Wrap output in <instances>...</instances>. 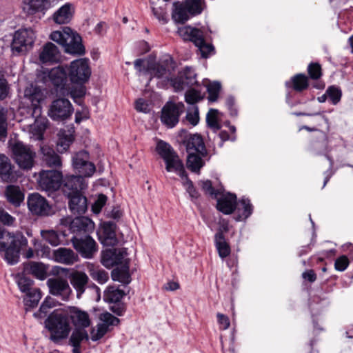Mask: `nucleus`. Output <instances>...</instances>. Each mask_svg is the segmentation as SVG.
Wrapping results in <instances>:
<instances>
[{"instance_id":"nucleus-1","label":"nucleus","mask_w":353,"mask_h":353,"mask_svg":"<svg viewBox=\"0 0 353 353\" xmlns=\"http://www.w3.org/2000/svg\"><path fill=\"white\" fill-rule=\"evenodd\" d=\"M50 39L62 46L65 52L73 54H83L85 52L81 43V37L69 27H63L60 30L53 31Z\"/></svg>"},{"instance_id":"nucleus-2","label":"nucleus","mask_w":353,"mask_h":353,"mask_svg":"<svg viewBox=\"0 0 353 353\" xmlns=\"http://www.w3.org/2000/svg\"><path fill=\"white\" fill-rule=\"evenodd\" d=\"M157 151L164 160L168 172H175L181 178L186 177L182 161L168 143L159 141L157 145Z\"/></svg>"},{"instance_id":"nucleus-3","label":"nucleus","mask_w":353,"mask_h":353,"mask_svg":"<svg viewBox=\"0 0 353 353\" xmlns=\"http://www.w3.org/2000/svg\"><path fill=\"white\" fill-rule=\"evenodd\" d=\"M27 243L26 237L15 235L7 242L0 241V254L9 265H14L19 261L21 247Z\"/></svg>"},{"instance_id":"nucleus-4","label":"nucleus","mask_w":353,"mask_h":353,"mask_svg":"<svg viewBox=\"0 0 353 353\" xmlns=\"http://www.w3.org/2000/svg\"><path fill=\"white\" fill-rule=\"evenodd\" d=\"M63 174L56 170H43L38 174L37 183L38 188L48 194L57 191L61 187Z\"/></svg>"},{"instance_id":"nucleus-5","label":"nucleus","mask_w":353,"mask_h":353,"mask_svg":"<svg viewBox=\"0 0 353 353\" xmlns=\"http://www.w3.org/2000/svg\"><path fill=\"white\" fill-rule=\"evenodd\" d=\"M11 150L20 168L28 170L34 166L36 153L30 145L17 141L12 145Z\"/></svg>"},{"instance_id":"nucleus-6","label":"nucleus","mask_w":353,"mask_h":353,"mask_svg":"<svg viewBox=\"0 0 353 353\" xmlns=\"http://www.w3.org/2000/svg\"><path fill=\"white\" fill-rule=\"evenodd\" d=\"M36 34L32 28H21L17 30L13 37L11 48L14 52L26 53L33 47Z\"/></svg>"},{"instance_id":"nucleus-7","label":"nucleus","mask_w":353,"mask_h":353,"mask_svg":"<svg viewBox=\"0 0 353 353\" xmlns=\"http://www.w3.org/2000/svg\"><path fill=\"white\" fill-rule=\"evenodd\" d=\"M91 70L88 60L79 59L72 61L68 68V77L70 81L81 85L88 81Z\"/></svg>"},{"instance_id":"nucleus-8","label":"nucleus","mask_w":353,"mask_h":353,"mask_svg":"<svg viewBox=\"0 0 353 353\" xmlns=\"http://www.w3.org/2000/svg\"><path fill=\"white\" fill-rule=\"evenodd\" d=\"M71 242L74 248L85 259H92L97 251L96 241L90 236H73Z\"/></svg>"},{"instance_id":"nucleus-9","label":"nucleus","mask_w":353,"mask_h":353,"mask_svg":"<svg viewBox=\"0 0 353 353\" xmlns=\"http://www.w3.org/2000/svg\"><path fill=\"white\" fill-rule=\"evenodd\" d=\"M73 112L71 103L65 99H57L50 105L48 114L54 121H64Z\"/></svg>"},{"instance_id":"nucleus-10","label":"nucleus","mask_w":353,"mask_h":353,"mask_svg":"<svg viewBox=\"0 0 353 353\" xmlns=\"http://www.w3.org/2000/svg\"><path fill=\"white\" fill-rule=\"evenodd\" d=\"M68 316L74 331H83L92 325V320L88 312L78 307H68Z\"/></svg>"},{"instance_id":"nucleus-11","label":"nucleus","mask_w":353,"mask_h":353,"mask_svg":"<svg viewBox=\"0 0 353 353\" xmlns=\"http://www.w3.org/2000/svg\"><path fill=\"white\" fill-rule=\"evenodd\" d=\"M184 104L168 102L162 109L161 120L168 128H173L178 123L180 115L184 111Z\"/></svg>"},{"instance_id":"nucleus-12","label":"nucleus","mask_w":353,"mask_h":353,"mask_svg":"<svg viewBox=\"0 0 353 353\" xmlns=\"http://www.w3.org/2000/svg\"><path fill=\"white\" fill-rule=\"evenodd\" d=\"M61 185L63 193L68 198L83 193V190L86 188L84 179L75 175L63 176Z\"/></svg>"},{"instance_id":"nucleus-13","label":"nucleus","mask_w":353,"mask_h":353,"mask_svg":"<svg viewBox=\"0 0 353 353\" xmlns=\"http://www.w3.org/2000/svg\"><path fill=\"white\" fill-rule=\"evenodd\" d=\"M45 324L49 331H70L68 310L65 313L54 310L46 319Z\"/></svg>"},{"instance_id":"nucleus-14","label":"nucleus","mask_w":353,"mask_h":353,"mask_svg":"<svg viewBox=\"0 0 353 353\" xmlns=\"http://www.w3.org/2000/svg\"><path fill=\"white\" fill-rule=\"evenodd\" d=\"M89 159V154L85 150L75 153L72 157L74 169L85 176H91L96 170L94 164L90 162Z\"/></svg>"},{"instance_id":"nucleus-15","label":"nucleus","mask_w":353,"mask_h":353,"mask_svg":"<svg viewBox=\"0 0 353 353\" xmlns=\"http://www.w3.org/2000/svg\"><path fill=\"white\" fill-rule=\"evenodd\" d=\"M27 203L29 210L34 215L48 216L50 214L51 206L46 199L39 193L30 194Z\"/></svg>"},{"instance_id":"nucleus-16","label":"nucleus","mask_w":353,"mask_h":353,"mask_svg":"<svg viewBox=\"0 0 353 353\" xmlns=\"http://www.w3.org/2000/svg\"><path fill=\"white\" fill-rule=\"evenodd\" d=\"M50 293L54 296H59L63 301L68 300L72 290L68 281L62 278H51L47 281Z\"/></svg>"},{"instance_id":"nucleus-17","label":"nucleus","mask_w":353,"mask_h":353,"mask_svg":"<svg viewBox=\"0 0 353 353\" xmlns=\"http://www.w3.org/2000/svg\"><path fill=\"white\" fill-rule=\"evenodd\" d=\"M128 261L125 249H108L104 251L101 256V263L107 268L116 265H122Z\"/></svg>"},{"instance_id":"nucleus-18","label":"nucleus","mask_w":353,"mask_h":353,"mask_svg":"<svg viewBox=\"0 0 353 353\" xmlns=\"http://www.w3.org/2000/svg\"><path fill=\"white\" fill-rule=\"evenodd\" d=\"M69 229L74 236L90 235L94 230V223L88 217L79 216L70 221Z\"/></svg>"},{"instance_id":"nucleus-19","label":"nucleus","mask_w":353,"mask_h":353,"mask_svg":"<svg viewBox=\"0 0 353 353\" xmlns=\"http://www.w3.org/2000/svg\"><path fill=\"white\" fill-rule=\"evenodd\" d=\"M24 97L30 103L32 114L41 115V107L40 103L43 100V94L37 87L30 86L24 91Z\"/></svg>"},{"instance_id":"nucleus-20","label":"nucleus","mask_w":353,"mask_h":353,"mask_svg":"<svg viewBox=\"0 0 353 353\" xmlns=\"http://www.w3.org/2000/svg\"><path fill=\"white\" fill-rule=\"evenodd\" d=\"M61 59V52L56 45L51 42L46 43L39 53V60L43 63H57Z\"/></svg>"},{"instance_id":"nucleus-21","label":"nucleus","mask_w":353,"mask_h":353,"mask_svg":"<svg viewBox=\"0 0 353 353\" xmlns=\"http://www.w3.org/2000/svg\"><path fill=\"white\" fill-rule=\"evenodd\" d=\"M48 77L56 88L57 93L60 95L62 88L68 85L65 70L60 66L55 67L48 72Z\"/></svg>"},{"instance_id":"nucleus-22","label":"nucleus","mask_w":353,"mask_h":353,"mask_svg":"<svg viewBox=\"0 0 353 353\" xmlns=\"http://www.w3.org/2000/svg\"><path fill=\"white\" fill-rule=\"evenodd\" d=\"M74 11V5L71 3H66L54 12L52 19L54 23L59 25L68 23L72 20Z\"/></svg>"},{"instance_id":"nucleus-23","label":"nucleus","mask_w":353,"mask_h":353,"mask_svg":"<svg viewBox=\"0 0 353 353\" xmlns=\"http://www.w3.org/2000/svg\"><path fill=\"white\" fill-rule=\"evenodd\" d=\"M41 159L46 165L50 168H59L62 165V161L59 154L54 149L47 145H41L40 148Z\"/></svg>"},{"instance_id":"nucleus-24","label":"nucleus","mask_w":353,"mask_h":353,"mask_svg":"<svg viewBox=\"0 0 353 353\" xmlns=\"http://www.w3.org/2000/svg\"><path fill=\"white\" fill-rule=\"evenodd\" d=\"M53 259L55 261L65 265H72L78 261V255L71 249L60 248L53 252Z\"/></svg>"},{"instance_id":"nucleus-25","label":"nucleus","mask_w":353,"mask_h":353,"mask_svg":"<svg viewBox=\"0 0 353 353\" xmlns=\"http://www.w3.org/2000/svg\"><path fill=\"white\" fill-rule=\"evenodd\" d=\"M186 150L188 152L198 153L201 156L207 154V150L205 147L202 137L197 134H190L186 143Z\"/></svg>"},{"instance_id":"nucleus-26","label":"nucleus","mask_w":353,"mask_h":353,"mask_svg":"<svg viewBox=\"0 0 353 353\" xmlns=\"http://www.w3.org/2000/svg\"><path fill=\"white\" fill-rule=\"evenodd\" d=\"M236 196L235 194H228L217 201V209L225 214H230L236 208Z\"/></svg>"},{"instance_id":"nucleus-27","label":"nucleus","mask_w":353,"mask_h":353,"mask_svg":"<svg viewBox=\"0 0 353 353\" xmlns=\"http://www.w3.org/2000/svg\"><path fill=\"white\" fill-rule=\"evenodd\" d=\"M88 280V276L83 272L77 271L71 274L70 283L77 290V296L78 299H79L85 292Z\"/></svg>"},{"instance_id":"nucleus-28","label":"nucleus","mask_w":353,"mask_h":353,"mask_svg":"<svg viewBox=\"0 0 353 353\" xmlns=\"http://www.w3.org/2000/svg\"><path fill=\"white\" fill-rule=\"evenodd\" d=\"M69 199V208L74 214H84L88 209V201L83 193L76 194Z\"/></svg>"},{"instance_id":"nucleus-29","label":"nucleus","mask_w":353,"mask_h":353,"mask_svg":"<svg viewBox=\"0 0 353 353\" xmlns=\"http://www.w3.org/2000/svg\"><path fill=\"white\" fill-rule=\"evenodd\" d=\"M24 272L39 280H44L48 275V267L40 262H29L24 264Z\"/></svg>"},{"instance_id":"nucleus-30","label":"nucleus","mask_w":353,"mask_h":353,"mask_svg":"<svg viewBox=\"0 0 353 353\" xmlns=\"http://www.w3.org/2000/svg\"><path fill=\"white\" fill-rule=\"evenodd\" d=\"M35 117L34 122L30 125V132L34 137L35 139H43V135L48 127V119L46 117L32 114Z\"/></svg>"},{"instance_id":"nucleus-31","label":"nucleus","mask_w":353,"mask_h":353,"mask_svg":"<svg viewBox=\"0 0 353 353\" xmlns=\"http://www.w3.org/2000/svg\"><path fill=\"white\" fill-rule=\"evenodd\" d=\"M7 200L15 207H19L24 200V194L17 185H9L5 190Z\"/></svg>"},{"instance_id":"nucleus-32","label":"nucleus","mask_w":353,"mask_h":353,"mask_svg":"<svg viewBox=\"0 0 353 353\" xmlns=\"http://www.w3.org/2000/svg\"><path fill=\"white\" fill-rule=\"evenodd\" d=\"M202 31L198 28L190 26H183L179 28L177 33L185 41H190L193 43H200L199 38Z\"/></svg>"},{"instance_id":"nucleus-33","label":"nucleus","mask_w":353,"mask_h":353,"mask_svg":"<svg viewBox=\"0 0 353 353\" xmlns=\"http://www.w3.org/2000/svg\"><path fill=\"white\" fill-rule=\"evenodd\" d=\"M174 10H173L172 17V19L178 23H184L187 21L190 17L192 16L186 7L184 2H176L174 3Z\"/></svg>"},{"instance_id":"nucleus-34","label":"nucleus","mask_w":353,"mask_h":353,"mask_svg":"<svg viewBox=\"0 0 353 353\" xmlns=\"http://www.w3.org/2000/svg\"><path fill=\"white\" fill-rule=\"evenodd\" d=\"M86 267L90 276L99 283L103 284L108 281L109 279L108 273L99 266H97L92 263H88Z\"/></svg>"},{"instance_id":"nucleus-35","label":"nucleus","mask_w":353,"mask_h":353,"mask_svg":"<svg viewBox=\"0 0 353 353\" xmlns=\"http://www.w3.org/2000/svg\"><path fill=\"white\" fill-rule=\"evenodd\" d=\"M85 94V88L82 84L78 87H70V85L68 84L65 88H62L60 96H70L75 103H79V100L84 97Z\"/></svg>"},{"instance_id":"nucleus-36","label":"nucleus","mask_w":353,"mask_h":353,"mask_svg":"<svg viewBox=\"0 0 353 353\" xmlns=\"http://www.w3.org/2000/svg\"><path fill=\"white\" fill-rule=\"evenodd\" d=\"M120 268H117L112 272V278L114 281L121 282L124 284H128L131 279L129 274L128 261L121 265Z\"/></svg>"},{"instance_id":"nucleus-37","label":"nucleus","mask_w":353,"mask_h":353,"mask_svg":"<svg viewBox=\"0 0 353 353\" xmlns=\"http://www.w3.org/2000/svg\"><path fill=\"white\" fill-rule=\"evenodd\" d=\"M0 176L5 181H10L13 178L11 162L5 154H0Z\"/></svg>"},{"instance_id":"nucleus-38","label":"nucleus","mask_w":353,"mask_h":353,"mask_svg":"<svg viewBox=\"0 0 353 353\" xmlns=\"http://www.w3.org/2000/svg\"><path fill=\"white\" fill-rule=\"evenodd\" d=\"M215 246L221 258L224 259L230 255V248L226 242L222 232H217L214 236Z\"/></svg>"},{"instance_id":"nucleus-39","label":"nucleus","mask_w":353,"mask_h":353,"mask_svg":"<svg viewBox=\"0 0 353 353\" xmlns=\"http://www.w3.org/2000/svg\"><path fill=\"white\" fill-rule=\"evenodd\" d=\"M99 320L101 323L99 324V330L98 331H105L110 327H113L119 325L120 323V320L113 316L112 314L109 312H104L100 314Z\"/></svg>"},{"instance_id":"nucleus-40","label":"nucleus","mask_w":353,"mask_h":353,"mask_svg":"<svg viewBox=\"0 0 353 353\" xmlns=\"http://www.w3.org/2000/svg\"><path fill=\"white\" fill-rule=\"evenodd\" d=\"M125 292L114 286H108L103 293V300L107 303L119 302L124 296Z\"/></svg>"},{"instance_id":"nucleus-41","label":"nucleus","mask_w":353,"mask_h":353,"mask_svg":"<svg viewBox=\"0 0 353 353\" xmlns=\"http://www.w3.org/2000/svg\"><path fill=\"white\" fill-rule=\"evenodd\" d=\"M146 72L149 73L153 77L163 78L168 76V70L163 65L159 63L148 61Z\"/></svg>"},{"instance_id":"nucleus-42","label":"nucleus","mask_w":353,"mask_h":353,"mask_svg":"<svg viewBox=\"0 0 353 353\" xmlns=\"http://www.w3.org/2000/svg\"><path fill=\"white\" fill-rule=\"evenodd\" d=\"M88 332H72L69 339V345L73 347L72 353H81V343L83 341H88Z\"/></svg>"},{"instance_id":"nucleus-43","label":"nucleus","mask_w":353,"mask_h":353,"mask_svg":"<svg viewBox=\"0 0 353 353\" xmlns=\"http://www.w3.org/2000/svg\"><path fill=\"white\" fill-rule=\"evenodd\" d=\"M237 212L239 214L236 219V221H242L246 219L252 213V205L249 199H242L239 201L238 205H236Z\"/></svg>"},{"instance_id":"nucleus-44","label":"nucleus","mask_w":353,"mask_h":353,"mask_svg":"<svg viewBox=\"0 0 353 353\" xmlns=\"http://www.w3.org/2000/svg\"><path fill=\"white\" fill-rule=\"evenodd\" d=\"M201 156L198 153L188 152L187 159V167L189 170L194 172H199L200 169L203 166L204 162Z\"/></svg>"},{"instance_id":"nucleus-45","label":"nucleus","mask_w":353,"mask_h":353,"mask_svg":"<svg viewBox=\"0 0 353 353\" xmlns=\"http://www.w3.org/2000/svg\"><path fill=\"white\" fill-rule=\"evenodd\" d=\"M103 239L102 243L108 246H113L117 244V239L113 229V225L111 223H105L103 231Z\"/></svg>"},{"instance_id":"nucleus-46","label":"nucleus","mask_w":353,"mask_h":353,"mask_svg":"<svg viewBox=\"0 0 353 353\" xmlns=\"http://www.w3.org/2000/svg\"><path fill=\"white\" fill-rule=\"evenodd\" d=\"M41 299V292L39 288H34L26 293L24 298L25 305L29 307H36Z\"/></svg>"},{"instance_id":"nucleus-47","label":"nucleus","mask_w":353,"mask_h":353,"mask_svg":"<svg viewBox=\"0 0 353 353\" xmlns=\"http://www.w3.org/2000/svg\"><path fill=\"white\" fill-rule=\"evenodd\" d=\"M41 235L43 240L52 246H57L61 243L59 234L53 230H41Z\"/></svg>"},{"instance_id":"nucleus-48","label":"nucleus","mask_w":353,"mask_h":353,"mask_svg":"<svg viewBox=\"0 0 353 353\" xmlns=\"http://www.w3.org/2000/svg\"><path fill=\"white\" fill-rule=\"evenodd\" d=\"M205 0H185L186 7L192 16L200 14L204 8Z\"/></svg>"},{"instance_id":"nucleus-49","label":"nucleus","mask_w":353,"mask_h":353,"mask_svg":"<svg viewBox=\"0 0 353 353\" xmlns=\"http://www.w3.org/2000/svg\"><path fill=\"white\" fill-rule=\"evenodd\" d=\"M10 85L6 79L3 72L0 70V101L10 97Z\"/></svg>"},{"instance_id":"nucleus-50","label":"nucleus","mask_w":353,"mask_h":353,"mask_svg":"<svg viewBox=\"0 0 353 353\" xmlns=\"http://www.w3.org/2000/svg\"><path fill=\"white\" fill-rule=\"evenodd\" d=\"M293 88L296 91L301 92L308 86L307 77L302 74L295 75L292 79Z\"/></svg>"},{"instance_id":"nucleus-51","label":"nucleus","mask_w":353,"mask_h":353,"mask_svg":"<svg viewBox=\"0 0 353 353\" xmlns=\"http://www.w3.org/2000/svg\"><path fill=\"white\" fill-rule=\"evenodd\" d=\"M179 75L187 86L192 85L196 83V74L192 68L186 67L180 72Z\"/></svg>"},{"instance_id":"nucleus-52","label":"nucleus","mask_w":353,"mask_h":353,"mask_svg":"<svg viewBox=\"0 0 353 353\" xmlns=\"http://www.w3.org/2000/svg\"><path fill=\"white\" fill-rule=\"evenodd\" d=\"M200 43H194V45L199 48L201 57L207 58L214 50V47L210 43H207L204 40L203 33L201 32Z\"/></svg>"},{"instance_id":"nucleus-53","label":"nucleus","mask_w":353,"mask_h":353,"mask_svg":"<svg viewBox=\"0 0 353 353\" xmlns=\"http://www.w3.org/2000/svg\"><path fill=\"white\" fill-rule=\"evenodd\" d=\"M219 111L216 109H210L206 116L208 125L216 131L220 129V125L218 122L217 114Z\"/></svg>"},{"instance_id":"nucleus-54","label":"nucleus","mask_w":353,"mask_h":353,"mask_svg":"<svg viewBox=\"0 0 353 353\" xmlns=\"http://www.w3.org/2000/svg\"><path fill=\"white\" fill-rule=\"evenodd\" d=\"M7 108L0 105V139L7 136Z\"/></svg>"},{"instance_id":"nucleus-55","label":"nucleus","mask_w":353,"mask_h":353,"mask_svg":"<svg viewBox=\"0 0 353 353\" xmlns=\"http://www.w3.org/2000/svg\"><path fill=\"white\" fill-rule=\"evenodd\" d=\"M221 84L219 82L210 83L207 88L208 100L214 102L217 100L221 90Z\"/></svg>"},{"instance_id":"nucleus-56","label":"nucleus","mask_w":353,"mask_h":353,"mask_svg":"<svg viewBox=\"0 0 353 353\" xmlns=\"http://www.w3.org/2000/svg\"><path fill=\"white\" fill-rule=\"evenodd\" d=\"M17 284L20 290L23 293H27L34 289L32 288L33 281L24 276L19 277Z\"/></svg>"},{"instance_id":"nucleus-57","label":"nucleus","mask_w":353,"mask_h":353,"mask_svg":"<svg viewBox=\"0 0 353 353\" xmlns=\"http://www.w3.org/2000/svg\"><path fill=\"white\" fill-rule=\"evenodd\" d=\"M185 99L188 103L194 105L202 99V97L199 91L190 89L185 92Z\"/></svg>"},{"instance_id":"nucleus-58","label":"nucleus","mask_w":353,"mask_h":353,"mask_svg":"<svg viewBox=\"0 0 353 353\" xmlns=\"http://www.w3.org/2000/svg\"><path fill=\"white\" fill-rule=\"evenodd\" d=\"M186 119L192 125H196L199 121V114L198 107L196 105L190 108L188 110Z\"/></svg>"},{"instance_id":"nucleus-59","label":"nucleus","mask_w":353,"mask_h":353,"mask_svg":"<svg viewBox=\"0 0 353 353\" xmlns=\"http://www.w3.org/2000/svg\"><path fill=\"white\" fill-rule=\"evenodd\" d=\"M326 94L329 97L332 101V103L334 105L338 103L341 98V90L334 86H330L326 90Z\"/></svg>"},{"instance_id":"nucleus-60","label":"nucleus","mask_w":353,"mask_h":353,"mask_svg":"<svg viewBox=\"0 0 353 353\" xmlns=\"http://www.w3.org/2000/svg\"><path fill=\"white\" fill-rule=\"evenodd\" d=\"M70 332H50L49 336H46L56 345H62L63 341L68 337Z\"/></svg>"},{"instance_id":"nucleus-61","label":"nucleus","mask_w":353,"mask_h":353,"mask_svg":"<svg viewBox=\"0 0 353 353\" xmlns=\"http://www.w3.org/2000/svg\"><path fill=\"white\" fill-rule=\"evenodd\" d=\"M308 74L311 79H318L321 75V67L317 63H312L308 65L307 68Z\"/></svg>"},{"instance_id":"nucleus-62","label":"nucleus","mask_w":353,"mask_h":353,"mask_svg":"<svg viewBox=\"0 0 353 353\" xmlns=\"http://www.w3.org/2000/svg\"><path fill=\"white\" fill-rule=\"evenodd\" d=\"M350 263L348 258L345 255H342L336 259L334 263L335 269L343 272L348 267Z\"/></svg>"},{"instance_id":"nucleus-63","label":"nucleus","mask_w":353,"mask_h":353,"mask_svg":"<svg viewBox=\"0 0 353 353\" xmlns=\"http://www.w3.org/2000/svg\"><path fill=\"white\" fill-rule=\"evenodd\" d=\"M107 201V196L104 194L99 195L97 199L95 201L92 206V211L97 214L99 213L102 208L104 206Z\"/></svg>"},{"instance_id":"nucleus-64","label":"nucleus","mask_w":353,"mask_h":353,"mask_svg":"<svg viewBox=\"0 0 353 353\" xmlns=\"http://www.w3.org/2000/svg\"><path fill=\"white\" fill-rule=\"evenodd\" d=\"M152 12L156 18L162 23L165 24L168 22L166 12L161 8H152Z\"/></svg>"}]
</instances>
